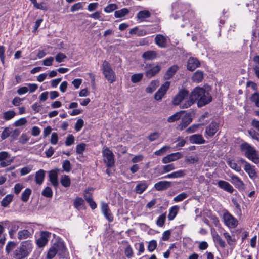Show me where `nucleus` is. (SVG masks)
<instances>
[{"label":"nucleus","mask_w":259,"mask_h":259,"mask_svg":"<svg viewBox=\"0 0 259 259\" xmlns=\"http://www.w3.org/2000/svg\"><path fill=\"white\" fill-rule=\"evenodd\" d=\"M240 150L249 160L255 164L259 163V153L254 147L244 142L240 145Z\"/></svg>","instance_id":"3"},{"label":"nucleus","mask_w":259,"mask_h":259,"mask_svg":"<svg viewBox=\"0 0 259 259\" xmlns=\"http://www.w3.org/2000/svg\"><path fill=\"white\" fill-rule=\"evenodd\" d=\"M191 100V94L189 96V92L186 90H181L176 95L172 100V103L175 106L179 105L181 108H187L184 106Z\"/></svg>","instance_id":"4"},{"label":"nucleus","mask_w":259,"mask_h":259,"mask_svg":"<svg viewBox=\"0 0 259 259\" xmlns=\"http://www.w3.org/2000/svg\"><path fill=\"white\" fill-rule=\"evenodd\" d=\"M159 85V81L158 80L152 81L148 87L146 89V92L148 93H153Z\"/></svg>","instance_id":"29"},{"label":"nucleus","mask_w":259,"mask_h":259,"mask_svg":"<svg viewBox=\"0 0 259 259\" xmlns=\"http://www.w3.org/2000/svg\"><path fill=\"white\" fill-rule=\"evenodd\" d=\"M15 115L16 113L14 111L9 110L4 113L3 118L6 120H9L12 119Z\"/></svg>","instance_id":"39"},{"label":"nucleus","mask_w":259,"mask_h":259,"mask_svg":"<svg viewBox=\"0 0 259 259\" xmlns=\"http://www.w3.org/2000/svg\"><path fill=\"white\" fill-rule=\"evenodd\" d=\"M155 41L156 44L160 47L164 48L166 46V39L162 35L158 34L156 35Z\"/></svg>","instance_id":"25"},{"label":"nucleus","mask_w":259,"mask_h":259,"mask_svg":"<svg viewBox=\"0 0 259 259\" xmlns=\"http://www.w3.org/2000/svg\"><path fill=\"white\" fill-rule=\"evenodd\" d=\"M130 11L127 8H123L121 10L116 11L114 12V16L116 18H121L127 15Z\"/></svg>","instance_id":"32"},{"label":"nucleus","mask_w":259,"mask_h":259,"mask_svg":"<svg viewBox=\"0 0 259 259\" xmlns=\"http://www.w3.org/2000/svg\"><path fill=\"white\" fill-rule=\"evenodd\" d=\"M230 181L236 188L239 189H243L244 188L243 182L238 176L234 175H230Z\"/></svg>","instance_id":"15"},{"label":"nucleus","mask_w":259,"mask_h":259,"mask_svg":"<svg viewBox=\"0 0 259 259\" xmlns=\"http://www.w3.org/2000/svg\"><path fill=\"white\" fill-rule=\"evenodd\" d=\"M219 125L216 122H211L209 126L206 127L205 133L209 137L213 136L218 130Z\"/></svg>","instance_id":"17"},{"label":"nucleus","mask_w":259,"mask_h":259,"mask_svg":"<svg viewBox=\"0 0 259 259\" xmlns=\"http://www.w3.org/2000/svg\"><path fill=\"white\" fill-rule=\"evenodd\" d=\"M156 56L157 53L154 51H148L145 52L142 55L143 58L146 60H153L156 58Z\"/></svg>","instance_id":"26"},{"label":"nucleus","mask_w":259,"mask_h":259,"mask_svg":"<svg viewBox=\"0 0 259 259\" xmlns=\"http://www.w3.org/2000/svg\"><path fill=\"white\" fill-rule=\"evenodd\" d=\"M157 247V242L152 240L149 242L148 249L150 252L153 251Z\"/></svg>","instance_id":"55"},{"label":"nucleus","mask_w":259,"mask_h":259,"mask_svg":"<svg viewBox=\"0 0 259 259\" xmlns=\"http://www.w3.org/2000/svg\"><path fill=\"white\" fill-rule=\"evenodd\" d=\"M214 240L222 248H225L226 246V243L224 240H223L220 236L218 235H217L214 237Z\"/></svg>","instance_id":"54"},{"label":"nucleus","mask_w":259,"mask_h":259,"mask_svg":"<svg viewBox=\"0 0 259 259\" xmlns=\"http://www.w3.org/2000/svg\"><path fill=\"white\" fill-rule=\"evenodd\" d=\"M188 195L186 192H183L174 198V201L176 202H181L186 199Z\"/></svg>","instance_id":"46"},{"label":"nucleus","mask_w":259,"mask_h":259,"mask_svg":"<svg viewBox=\"0 0 259 259\" xmlns=\"http://www.w3.org/2000/svg\"><path fill=\"white\" fill-rule=\"evenodd\" d=\"M101 211L104 217L109 222H112L113 220V216L111 212L109 206L107 203L102 202L101 204Z\"/></svg>","instance_id":"11"},{"label":"nucleus","mask_w":259,"mask_h":259,"mask_svg":"<svg viewBox=\"0 0 259 259\" xmlns=\"http://www.w3.org/2000/svg\"><path fill=\"white\" fill-rule=\"evenodd\" d=\"M74 142V137L72 135H69L66 138V140L65 141V144L66 146H69L73 144Z\"/></svg>","instance_id":"62"},{"label":"nucleus","mask_w":259,"mask_h":259,"mask_svg":"<svg viewBox=\"0 0 259 259\" xmlns=\"http://www.w3.org/2000/svg\"><path fill=\"white\" fill-rule=\"evenodd\" d=\"M42 195L46 197L51 198L53 196V192L49 187H46L42 191Z\"/></svg>","instance_id":"50"},{"label":"nucleus","mask_w":259,"mask_h":259,"mask_svg":"<svg viewBox=\"0 0 259 259\" xmlns=\"http://www.w3.org/2000/svg\"><path fill=\"white\" fill-rule=\"evenodd\" d=\"M174 178H183L186 175V170L180 169L172 172Z\"/></svg>","instance_id":"45"},{"label":"nucleus","mask_w":259,"mask_h":259,"mask_svg":"<svg viewBox=\"0 0 259 259\" xmlns=\"http://www.w3.org/2000/svg\"><path fill=\"white\" fill-rule=\"evenodd\" d=\"M182 157L183 154L181 152L172 153L163 157L162 162L164 164L169 163L179 160Z\"/></svg>","instance_id":"8"},{"label":"nucleus","mask_w":259,"mask_h":259,"mask_svg":"<svg viewBox=\"0 0 259 259\" xmlns=\"http://www.w3.org/2000/svg\"><path fill=\"white\" fill-rule=\"evenodd\" d=\"M103 160L106 166L111 167L114 165V158L113 152L107 147H104L102 150Z\"/></svg>","instance_id":"6"},{"label":"nucleus","mask_w":259,"mask_h":259,"mask_svg":"<svg viewBox=\"0 0 259 259\" xmlns=\"http://www.w3.org/2000/svg\"><path fill=\"white\" fill-rule=\"evenodd\" d=\"M66 58V56L62 53L57 54L55 57L56 61L58 63H61L64 61V59Z\"/></svg>","instance_id":"58"},{"label":"nucleus","mask_w":259,"mask_h":259,"mask_svg":"<svg viewBox=\"0 0 259 259\" xmlns=\"http://www.w3.org/2000/svg\"><path fill=\"white\" fill-rule=\"evenodd\" d=\"M83 120L81 119H79L77 120L75 124V129L77 132L80 131L83 125Z\"/></svg>","instance_id":"60"},{"label":"nucleus","mask_w":259,"mask_h":259,"mask_svg":"<svg viewBox=\"0 0 259 259\" xmlns=\"http://www.w3.org/2000/svg\"><path fill=\"white\" fill-rule=\"evenodd\" d=\"M179 210V207L178 206H174L169 209V214L168 215V219L169 220L171 221L177 215Z\"/></svg>","instance_id":"28"},{"label":"nucleus","mask_w":259,"mask_h":259,"mask_svg":"<svg viewBox=\"0 0 259 259\" xmlns=\"http://www.w3.org/2000/svg\"><path fill=\"white\" fill-rule=\"evenodd\" d=\"M171 186V182L167 181H162L156 183L154 185V188L157 191L165 190Z\"/></svg>","instance_id":"18"},{"label":"nucleus","mask_w":259,"mask_h":259,"mask_svg":"<svg viewBox=\"0 0 259 259\" xmlns=\"http://www.w3.org/2000/svg\"><path fill=\"white\" fill-rule=\"evenodd\" d=\"M13 199V195L9 194L6 195L2 200L1 205L3 207H7L10 203L12 201Z\"/></svg>","instance_id":"36"},{"label":"nucleus","mask_w":259,"mask_h":259,"mask_svg":"<svg viewBox=\"0 0 259 259\" xmlns=\"http://www.w3.org/2000/svg\"><path fill=\"white\" fill-rule=\"evenodd\" d=\"M29 140V137L26 134H22L19 138V142L22 144H25Z\"/></svg>","instance_id":"63"},{"label":"nucleus","mask_w":259,"mask_h":259,"mask_svg":"<svg viewBox=\"0 0 259 259\" xmlns=\"http://www.w3.org/2000/svg\"><path fill=\"white\" fill-rule=\"evenodd\" d=\"M227 163L232 169L235 170V171L237 172L241 171V166L238 165L235 162L232 160H229L227 161Z\"/></svg>","instance_id":"40"},{"label":"nucleus","mask_w":259,"mask_h":259,"mask_svg":"<svg viewBox=\"0 0 259 259\" xmlns=\"http://www.w3.org/2000/svg\"><path fill=\"white\" fill-rule=\"evenodd\" d=\"M33 248V244L31 241L27 240L21 243L13 252V257L15 259H24L27 257Z\"/></svg>","instance_id":"2"},{"label":"nucleus","mask_w":259,"mask_h":259,"mask_svg":"<svg viewBox=\"0 0 259 259\" xmlns=\"http://www.w3.org/2000/svg\"><path fill=\"white\" fill-rule=\"evenodd\" d=\"M58 169L52 170L49 173V181L55 187H57L59 185L58 179Z\"/></svg>","instance_id":"12"},{"label":"nucleus","mask_w":259,"mask_h":259,"mask_svg":"<svg viewBox=\"0 0 259 259\" xmlns=\"http://www.w3.org/2000/svg\"><path fill=\"white\" fill-rule=\"evenodd\" d=\"M189 140L192 144H201L205 142L201 135L194 134L189 137Z\"/></svg>","instance_id":"21"},{"label":"nucleus","mask_w":259,"mask_h":259,"mask_svg":"<svg viewBox=\"0 0 259 259\" xmlns=\"http://www.w3.org/2000/svg\"><path fill=\"white\" fill-rule=\"evenodd\" d=\"M192 119L191 118L190 114H186L182 118V120L180 124L178 125L177 129L182 131L186 128L191 122Z\"/></svg>","instance_id":"14"},{"label":"nucleus","mask_w":259,"mask_h":259,"mask_svg":"<svg viewBox=\"0 0 259 259\" xmlns=\"http://www.w3.org/2000/svg\"><path fill=\"white\" fill-rule=\"evenodd\" d=\"M45 177V171L43 169H40L35 174V180L36 184L41 185L44 180Z\"/></svg>","instance_id":"23"},{"label":"nucleus","mask_w":259,"mask_h":259,"mask_svg":"<svg viewBox=\"0 0 259 259\" xmlns=\"http://www.w3.org/2000/svg\"><path fill=\"white\" fill-rule=\"evenodd\" d=\"M178 67L176 65H174L170 67L166 72L165 74V78L167 79H170L177 72Z\"/></svg>","instance_id":"31"},{"label":"nucleus","mask_w":259,"mask_h":259,"mask_svg":"<svg viewBox=\"0 0 259 259\" xmlns=\"http://www.w3.org/2000/svg\"><path fill=\"white\" fill-rule=\"evenodd\" d=\"M166 219V214L163 213L160 215L157 221H156V224L157 226L159 227H162L164 224L165 221Z\"/></svg>","instance_id":"52"},{"label":"nucleus","mask_w":259,"mask_h":259,"mask_svg":"<svg viewBox=\"0 0 259 259\" xmlns=\"http://www.w3.org/2000/svg\"><path fill=\"white\" fill-rule=\"evenodd\" d=\"M145 74L146 77L151 78L160 71L161 67L159 65L147 64L145 66Z\"/></svg>","instance_id":"7"},{"label":"nucleus","mask_w":259,"mask_h":259,"mask_svg":"<svg viewBox=\"0 0 259 259\" xmlns=\"http://www.w3.org/2000/svg\"><path fill=\"white\" fill-rule=\"evenodd\" d=\"M203 78V73L202 71H196L192 76V80L196 82H200Z\"/></svg>","instance_id":"33"},{"label":"nucleus","mask_w":259,"mask_h":259,"mask_svg":"<svg viewBox=\"0 0 259 259\" xmlns=\"http://www.w3.org/2000/svg\"><path fill=\"white\" fill-rule=\"evenodd\" d=\"M143 75L142 73L135 74L131 76V81L133 83L139 82L143 78Z\"/></svg>","instance_id":"51"},{"label":"nucleus","mask_w":259,"mask_h":259,"mask_svg":"<svg viewBox=\"0 0 259 259\" xmlns=\"http://www.w3.org/2000/svg\"><path fill=\"white\" fill-rule=\"evenodd\" d=\"M170 83L167 81L165 82L160 89L156 92L154 98L156 100H160L164 96L169 87Z\"/></svg>","instance_id":"10"},{"label":"nucleus","mask_w":259,"mask_h":259,"mask_svg":"<svg viewBox=\"0 0 259 259\" xmlns=\"http://www.w3.org/2000/svg\"><path fill=\"white\" fill-rule=\"evenodd\" d=\"M184 112V111H180L179 112H176L168 118L167 121L169 123H171L179 120L181 118L182 114Z\"/></svg>","instance_id":"30"},{"label":"nucleus","mask_w":259,"mask_h":259,"mask_svg":"<svg viewBox=\"0 0 259 259\" xmlns=\"http://www.w3.org/2000/svg\"><path fill=\"white\" fill-rule=\"evenodd\" d=\"M27 122V120L25 118H21L16 121L14 123V126L16 127L23 126Z\"/></svg>","instance_id":"61"},{"label":"nucleus","mask_w":259,"mask_h":259,"mask_svg":"<svg viewBox=\"0 0 259 259\" xmlns=\"http://www.w3.org/2000/svg\"><path fill=\"white\" fill-rule=\"evenodd\" d=\"M117 5L115 4H110L104 8V11L107 13H110L117 9Z\"/></svg>","instance_id":"41"},{"label":"nucleus","mask_w":259,"mask_h":259,"mask_svg":"<svg viewBox=\"0 0 259 259\" xmlns=\"http://www.w3.org/2000/svg\"><path fill=\"white\" fill-rule=\"evenodd\" d=\"M150 16V12L147 10L141 11L137 14V18L139 19L143 20L148 18Z\"/></svg>","instance_id":"37"},{"label":"nucleus","mask_w":259,"mask_h":259,"mask_svg":"<svg viewBox=\"0 0 259 259\" xmlns=\"http://www.w3.org/2000/svg\"><path fill=\"white\" fill-rule=\"evenodd\" d=\"M211 96L203 88H195L191 93V100L185 104L184 107H189L193 105L196 101H198V107H202L211 101Z\"/></svg>","instance_id":"1"},{"label":"nucleus","mask_w":259,"mask_h":259,"mask_svg":"<svg viewBox=\"0 0 259 259\" xmlns=\"http://www.w3.org/2000/svg\"><path fill=\"white\" fill-rule=\"evenodd\" d=\"M54 245L57 246V253L59 255H62L65 252L66 249L63 243L59 242L58 243L54 244Z\"/></svg>","instance_id":"49"},{"label":"nucleus","mask_w":259,"mask_h":259,"mask_svg":"<svg viewBox=\"0 0 259 259\" xmlns=\"http://www.w3.org/2000/svg\"><path fill=\"white\" fill-rule=\"evenodd\" d=\"M223 236L229 245H233V243L235 242V239L232 238L228 232H224Z\"/></svg>","instance_id":"48"},{"label":"nucleus","mask_w":259,"mask_h":259,"mask_svg":"<svg viewBox=\"0 0 259 259\" xmlns=\"http://www.w3.org/2000/svg\"><path fill=\"white\" fill-rule=\"evenodd\" d=\"M170 148L169 146H164L158 150L156 151L154 154L157 156H161L165 153Z\"/></svg>","instance_id":"42"},{"label":"nucleus","mask_w":259,"mask_h":259,"mask_svg":"<svg viewBox=\"0 0 259 259\" xmlns=\"http://www.w3.org/2000/svg\"><path fill=\"white\" fill-rule=\"evenodd\" d=\"M17 246L16 242L14 241H9L6 246V251L7 253H9L11 252Z\"/></svg>","instance_id":"44"},{"label":"nucleus","mask_w":259,"mask_h":259,"mask_svg":"<svg viewBox=\"0 0 259 259\" xmlns=\"http://www.w3.org/2000/svg\"><path fill=\"white\" fill-rule=\"evenodd\" d=\"M248 133L253 139L257 141L259 140V134L254 130H249L248 131Z\"/></svg>","instance_id":"64"},{"label":"nucleus","mask_w":259,"mask_h":259,"mask_svg":"<svg viewBox=\"0 0 259 259\" xmlns=\"http://www.w3.org/2000/svg\"><path fill=\"white\" fill-rule=\"evenodd\" d=\"M19 226L17 224H12L11 228L9 231V234L11 238H14L15 234L16 232L18 230Z\"/></svg>","instance_id":"43"},{"label":"nucleus","mask_w":259,"mask_h":259,"mask_svg":"<svg viewBox=\"0 0 259 259\" xmlns=\"http://www.w3.org/2000/svg\"><path fill=\"white\" fill-rule=\"evenodd\" d=\"M31 190L29 188H27L22 193L21 195V199L24 202H27L31 194Z\"/></svg>","instance_id":"38"},{"label":"nucleus","mask_w":259,"mask_h":259,"mask_svg":"<svg viewBox=\"0 0 259 259\" xmlns=\"http://www.w3.org/2000/svg\"><path fill=\"white\" fill-rule=\"evenodd\" d=\"M50 234L47 232H42L41 236L37 240L36 243L39 247H44L48 242Z\"/></svg>","instance_id":"16"},{"label":"nucleus","mask_w":259,"mask_h":259,"mask_svg":"<svg viewBox=\"0 0 259 259\" xmlns=\"http://www.w3.org/2000/svg\"><path fill=\"white\" fill-rule=\"evenodd\" d=\"M32 233L28 230L24 229L18 232V239L19 240L26 239L31 237Z\"/></svg>","instance_id":"24"},{"label":"nucleus","mask_w":259,"mask_h":259,"mask_svg":"<svg viewBox=\"0 0 259 259\" xmlns=\"http://www.w3.org/2000/svg\"><path fill=\"white\" fill-rule=\"evenodd\" d=\"M62 167L65 171L69 172L71 169L70 161L68 160H65L63 163Z\"/></svg>","instance_id":"56"},{"label":"nucleus","mask_w":259,"mask_h":259,"mask_svg":"<svg viewBox=\"0 0 259 259\" xmlns=\"http://www.w3.org/2000/svg\"><path fill=\"white\" fill-rule=\"evenodd\" d=\"M11 133V132L10 128L9 127H6L2 132V133L1 134V138L3 140L6 139L10 135Z\"/></svg>","instance_id":"59"},{"label":"nucleus","mask_w":259,"mask_h":259,"mask_svg":"<svg viewBox=\"0 0 259 259\" xmlns=\"http://www.w3.org/2000/svg\"><path fill=\"white\" fill-rule=\"evenodd\" d=\"M148 184L146 181L139 182L135 188V191L138 194H142L148 187Z\"/></svg>","instance_id":"22"},{"label":"nucleus","mask_w":259,"mask_h":259,"mask_svg":"<svg viewBox=\"0 0 259 259\" xmlns=\"http://www.w3.org/2000/svg\"><path fill=\"white\" fill-rule=\"evenodd\" d=\"M86 145L84 143H81L76 146V153L79 154L83 153L85 150Z\"/></svg>","instance_id":"57"},{"label":"nucleus","mask_w":259,"mask_h":259,"mask_svg":"<svg viewBox=\"0 0 259 259\" xmlns=\"http://www.w3.org/2000/svg\"><path fill=\"white\" fill-rule=\"evenodd\" d=\"M103 73L107 80L110 83L115 81L116 75L109 63L105 60L102 63Z\"/></svg>","instance_id":"5"},{"label":"nucleus","mask_w":259,"mask_h":259,"mask_svg":"<svg viewBox=\"0 0 259 259\" xmlns=\"http://www.w3.org/2000/svg\"><path fill=\"white\" fill-rule=\"evenodd\" d=\"M74 206L78 210L83 209L84 200L81 198L77 197L74 201Z\"/></svg>","instance_id":"27"},{"label":"nucleus","mask_w":259,"mask_h":259,"mask_svg":"<svg viewBox=\"0 0 259 259\" xmlns=\"http://www.w3.org/2000/svg\"><path fill=\"white\" fill-rule=\"evenodd\" d=\"M60 182L62 185L65 187H68L70 185V179L68 176L63 175L60 179Z\"/></svg>","instance_id":"34"},{"label":"nucleus","mask_w":259,"mask_h":259,"mask_svg":"<svg viewBox=\"0 0 259 259\" xmlns=\"http://www.w3.org/2000/svg\"><path fill=\"white\" fill-rule=\"evenodd\" d=\"M218 185L220 188L230 193H232L234 190L233 187L228 182L223 180L219 181Z\"/></svg>","instance_id":"19"},{"label":"nucleus","mask_w":259,"mask_h":259,"mask_svg":"<svg viewBox=\"0 0 259 259\" xmlns=\"http://www.w3.org/2000/svg\"><path fill=\"white\" fill-rule=\"evenodd\" d=\"M251 102L254 103L255 105L259 107V93H254L250 98Z\"/></svg>","instance_id":"53"},{"label":"nucleus","mask_w":259,"mask_h":259,"mask_svg":"<svg viewBox=\"0 0 259 259\" xmlns=\"http://www.w3.org/2000/svg\"><path fill=\"white\" fill-rule=\"evenodd\" d=\"M244 169L250 178L254 179L257 177V174L254 166L251 165L249 163H246V165H244Z\"/></svg>","instance_id":"13"},{"label":"nucleus","mask_w":259,"mask_h":259,"mask_svg":"<svg viewBox=\"0 0 259 259\" xmlns=\"http://www.w3.org/2000/svg\"><path fill=\"white\" fill-rule=\"evenodd\" d=\"M225 224L230 228H234L238 225L237 220L229 213H226L223 216Z\"/></svg>","instance_id":"9"},{"label":"nucleus","mask_w":259,"mask_h":259,"mask_svg":"<svg viewBox=\"0 0 259 259\" xmlns=\"http://www.w3.org/2000/svg\"><path fill=\"white\" fill-rule=\"evenodd\" d=\"M57 253V246L54 244L52 246L48 252L47 258L48 259L53 258L55 255Z\"/></svg>","instance_id":"35"},{"label":"nucleus","mask_w":259,"mask_h":259,"mask_svg":"<svg viewBox=\"0 0 259 259\" xmlns=\"http://www.w3.org/2000/svg\"><path fill=\"white\" fill-rule=\"evenodd\" d=\"M176 167L174 164L171 163L162 166V173H167L175 169Z\"/></svg>","instance_id":"47"},{"label":"nucleus","mask_w":259,"mask_h":259,"mask_svg":"<svg viewBox=\"0 0 259 259\" xmlns=\"http://www.w3.org/2000/svg\"><path fill=\"white\" fill-rule=\"evenodd\" d=\"M200 65L198 60L195 58H190L188 61L187 69L191 71H194Z\"/></svg>","instance_id":"20"}]
</instances>
